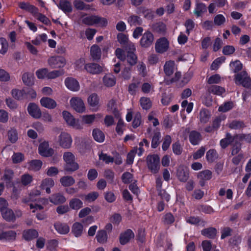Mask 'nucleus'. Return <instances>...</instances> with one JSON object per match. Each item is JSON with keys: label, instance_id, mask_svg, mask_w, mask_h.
<instances>
[{"label": "nucleus", "instance_id": "obj_1", "mask_svg": "<svg viewBox=\"0 0 251 251\" xmlns=\"http://www.w3.org/2000/svg\"><path fill=\"white\" fill-rule=\"evenodd\" d=\"M63 159L66 164L64 170L68 172H73L79 168L78 164L75 162V156L71 152L67 151L63 154Z\"/></svg>", "mask_w": 251, "mask_h": 251}, {"label": "nucleus", "instance_id": "obj_2", "mask_svg": "<svg viewBox=\"0 0 251 251\" xmlns=\"http://www.w3.org/2000/svg\"><path fill=\"white\" fill-rule=\"evenodd\" d=\"M14 173L13 171L8 169L5 170L4 176L2 179L6 183L7 187H10L11 185L13 186L12 194L11 195V199L16 200L19 198V195L20 191V189H17L15 184H13L11 182L12 179L13 177Z\"/></svg>", "mask_w": 251, "mask_h": 251}, {"label": "nucleus", "instance_id": "obj_3", "mask_svg": "<svg viewBox=\"0 0 251 251\" xmlns=\"http://www.w3.org/2000/svg\"><path fill=\"white\" fill-rule=\"evenodd\" d=\"M63 118L67 125L76 129H83L82 124L78 119H75L74 116L67 111L62 112Z\"/></svg>", "mask_w": 251, "mask_h": 251}, {"label": "nucleus", "instance_id": "obj_4", "mask_svg": "<svg viewBox=\"0 0 251 251\" xmlns=\"http://www.w3.org/2000/svg\"><path fill=\"white\" fill-rule=\"evenodd\" d=\"M160 158L157 154L149 155L147 157L148 169L153 174L157 173L160 168Z\"/></svg>", "mask_w": 251, "mask_h": 251}, {"label": "nucleus", "instance_id": "obj_5", "mask_svg": "<svg viewBox=\"0 0 251 251\" xmlns=\"http://www.w3.org/2000/svg\"><path fill=\"white\" fill-rule=\"evenodd\" d=\"M38 151L40 155L45 157H50L54 154L53 149L50 147L49 142L47 141H43L39 144Z\"/></svg>", "mask_w": 251, "mask_h": 251}, {"label": "nucleus", "instance_id": "obj_6", "mask_svg": "<svg viewBox=\"0 0 251 251\" xmlns=\"http://www.w3.org/2000/svg\"><path fill=\"white\" fill-rule=\"evenodd\" d=\"M48 63L51 68H62L66 65V60L63 56H53L48 59Z\"/></svg>", "mask_w": 251, "mask_h": 251}, {"label": "nucleus", "instance_id": "obj_7", "mask_svg": "<svg viewBox=\"0 0 251 251\" xmlns=\"http://www.w3.org/2000/svg\"><path fill=\"white\" fill-rule=\"evenodd\" d=\"M170 46L169 41L165 37H161L157 39L155 44V50L157 53L162 54L166 52Z\"/></svg>", "mask_w": 251, "mask_h": 251}, {"label": "nucleus", "instance_id": "obj_8", "mask_svg": "<svg viewBox=\"0 0 251 251\" xmlns=\"http://www.w3.org/2000/svg\"><path fill=\"white\" fill-rule=\"evenodd\" d=\"M71 107L76 112L82 113L85 111L86 108L83 100L79 97H73L70 100Z\"/></svg>", "mask_w": 251, "mask_h": 251}, {"label": "nucleus", "instance_id": "obj_9", "mask_svg": "<svg viewBox=\"0 0 251 251\" xmlns=\"http://www.w3.org/2000/svg\"><path fill=\"white\" fill-rule=\"evenodd\" d=\"M58 141L59 145L64 149L71 148L73 140L71 135L66 132H62L59 135Z\"/></svg>", "mask_w": 251, "mask_h": 251}, {"label": "nucleus", "instance_id": "obj_10", "mask_svg": "<svg viewBox=\"0 0 251 251\" xmlns=\"http://www.w3.org/2000/svg\"><path fill=\"white\" fill-rule=\"evenodd\" d=\"M153 41V35L151 32L147 31L143 34L140 39V45L144 48H148L152 44Z\"/></svg>", "mask_w": 251, "mask_h": 251}, {"label": "nucleus", "instance_id": "obj_11", "mask_svg": "<svg viewBox=\"0 0 251 251\" xmlns=\"http://www.w3.org/2000/svg\"><path fill=\"white\" fill-rule=\"evenodd\" d=\"M84 69L86 72L92 75L99 74L103 72V68L96 63H88L84 65Z\"/></svg>", "mask_w": 251, "mask_h": 251}, {"label": "nucleus", "instance_id": "obj_12", "mask_svg": "<svg viewBox=\"0 0 251 251\" xmlns=\"http://www.w3.org/2000/svg\"><path fill=\"white\" fill-rule=\"evenodd\" d=\"M65 84L66 87L72 91H78L80 88L78 82L73 77L66 78L65 80Z\"/></svg>", "mask_w": 251, "mask_h": 251}, {"label": "nucleus", "instance_id": "obj_13", "mask_svg": "<svg viewBox=\"0 0 251 251\" xmlns=\"http://www.w3.org/2000/svg\"><path fill=\"white\" fill-rule=\"evenodd\" d=\"M212 172L209 170H205L199 172L197 175V177L199 179V183L201 186H203L205 182L212 178Z\"/></svg>", "mask_w": 251, "mask_h": 251}, {"label": "nucleus", "instance_id": "obj_14", "mask_svg": "<svg viewBox=\"0 0 251 251\" xmlns=\"http://www.w3.org/2000/svg\"><path fill=\"white\" fill-rule=\"evenodd\" d=\"M27 111L31 116L35 119H39L42 113L39 107L34 103H30L27 107Z\"/></svg>", "mask_w": 251, "mask_h": 251}, {"label": "nucleus", "instance_id": "obj_15", "mask_svg": "<svg viewBox=\"0 0 251 251\" xmlns=\"http://www.w3.org/2000/svg\"><path fill=\"white\" fill-rule=\"evenodd\" d=\"M87 101L93 111L96 112L99 109V98L96 94L94 93L90 95Z\"/></svg>", "mask_w": 251, "mask_h": 251}, {"label": "nucleus", "instance_id": "obj_16", "mask_svg": "<svg viewBox=\"0 0 251 251\" xmlns=\"http://www.w3.org/2000/svg\"><path fill=\"white\" fill-rule=\"evenodd\" d=\"M102 117V115L100 114H90V115H84L80 116V119L81 120V124H82V126H83V124L87 125H92L95 121L96 118H100Z\"/></svg>", "mask_w": 251, "mask_h": 251}, {"label": "nucleus", "instance_id": "obj_17", "mask_svg": "<svg viewBox=\"0 0 251 251\" xmlns=\"http://www.w3.org/2000/svg\"><path fill=\"white\" fill-rule=\"evenodd\" d=\"M40 102L43 107L49 109H54L57 106L56 101L49 97H43L41 99Z\"/></svg>", "mask_w": 251, "mask_h": 251}, {"label": "nucleus", "instance_id": "obj_18", "mask_svg": "<svg viewBox=\"0 0 251 251\" xmlns=\"http://www.w3.org/2000/svg\"><path fill=\"white\" fill-rule=\"evenodd\" d=\"M54 181L51 178H46L41 181L40 187L41 189L45 190L47 194L51 193L50 188L54 185Z\"/></svg>", "mask_w": 251, "mask_h": 251}, {"label": "nucleus", "instance_id": "obj_19", "mask_svg": "<svg viewBox=\"0 0 251 251\" xmlns=\"http://www.w3.org/2000/svg\"><path fill=\"white\" fill-rule=\"evenodd\" d=\"M0 212L2 218L7 221H14L16 220V216L14 212L8 207L5 208Z\"/></svg>", "mask_w": 251, "mask_h": 251}, {"label": "nucleus", "instance_id": "obj_20", "mask_svg": "<svg viewBox=\"0 0 251 251\" xmlns=\"http://www.w3.org/2000/svg\"><path fill=\"white\" fill-rule=\"evenodd\" d=\"M54 226L57 232L61 234H66L70 231L69 226L65 223L58 222L54 224Z\"/></svg>", "mask_w": 251, "mask_h": 251}, {"label": "nucleus", "instance_id": "obj_21", "mask_svg": "<svg viewBox=\"0 0 251 251\" xmlns=\"http://www.w3.org/2000/svg\"><path fill=\"white\" fill-rule=\"evenodd\" d=\"M43 165V162L39 159L32 160L28 162L27 168L29 170L37 172L40 170Z\"/></svg>", "mask_w": 251, "mask_h": 251}, {"label": "nucleus", "instance_id": "obj_22", "mask_svg": "<svg viewBox=\"0 0 251 251\" xmlns=\"http://www.w3.org/2000/svg\"><path fill=\"white\" fill-rule=\"evenodd\" d=\"M134 234L130 229L127 230L125 232L122 234L120 236V242L122 245H125L128 243L130 239L133 238Z\"/></svg>", "mask_w": 251, "mask_h": 251}, {"label": "nucleus", "instance_id": "obj_23", "mask_svg": "<svg viewBox=\"0 0 251 251\" xmlns=\"http://www.w3.org/2000/svg\"><path fill=\"white\" fill-rule=\"evenodd\" d=\"M57 6L65 13H70L73 10L71 2L66 0L60 1Z\"/></svg>", "mask_w": 251, "mask_h": 251}, {"label": "nucleus", "instance_id": "obj_24", "mask_svg": "<svg viewBox=\"0 0 251 251\" xmlns=\"http://www.w3.org/2000/svg\"><path fill=\"white\" fill-rule=\"evenodd\" d=\"M102 80L104 85L107 87L114 86L116 82L115 77L110 74L105 75Z\"/></svg>", "mask_w": 251, "mask_h": 251}, {"label": "nucleus", "instance_id": "obj_25", "mask_svg": "<svg viewBox=\"0 0 251 251\" xmlns=\"http://www.w3.org/2000/svg\"><path fill=\"white\" fill-rule=\"evenodd\" d=\"M175 63L174 61H166L164 66V71L165 74L168 76L172 75L175 70Z\"/></svg>", "mask_w": 251, "mask_h": 251}, {"label": "nucleus", "instance_id": "obj_26", "mask_svg": "<svg viewBox=\"0 0 251 251\" xmlns=\"http://www.w3.org/2000/svg\"><path fill=\"white\" fill-rule=\"evenodd\" d=\"M38 236V233L35 229H28L24 231L23 233V238L27 241L32 240Z\"/></svg>", "mask_w": 251, "mask_h": 251}, {"label": "nucleus", "instance_id": "obj_27", "mask_svg": "<svg viewBox=\"0 0 251 251\" xmlns=\"http://www.w3.org/2000/svg\"><path fill=\"white\" fill-rule=\"evenodd\" d=\"M201 140V136L200 133L196 131H192L189 134V141L193 145L199 144Z\"/></svg>", "mask_w": 251, "mask_h": 251}, {"label": "nucleus", "instance_id": "obj_28", "mask_svg": "<svg viewBox=\"0 0 251 251\" xmlns=\"http://www.w3.org/2000/svg\"><path fill=\"white\" fill-rule=\"evenodd\" d=\"M83 203L81 200L78 198H74L72 199L69 201L70 207L73 209L77 211L83 207Z\"/></svg>", "mask_w": 251, "mask_h": 251}, {"label": "nucleus", "instance_id": "obj_29", "mask_svg": "<svg viewBox=\"0 0 251 251\" xmlns=\"http://www.w3.org/2000/svg\"><path fill=\"white\" fill-rule=\"evenodd\" d=\"M11 95L16 100H22L24 99L26 95V91L25 89H15L12 90Z\"/></svg>", "mask_w": 251, "mask_h": 251}, {"label": "nucleus", "instance_id": "obj_30", "mask_svg": "<svg viewBox=\"0 0 251 251\" xmlns=\"http://www.w3.org/2000/svg\"><path fill=\"white\" fill-rule=\"evenodd\" d=\"M60 182L63 187H69L75 184V179L72 176H66L60 178Z\"/></svg>", "mask_w": 251, "mask_h": 251}, {"label": "nucleus", "instance_id": "obj_31", "mask_svg": "<svg viewBox=\"0 0 251 251\" xmlns=\"http://www.w3.org/2000/svg\"><path fill=\"white\" fill-rule=\"evenodd\" d=\"M50 201L55 204L64 203L66 201V198L60 193H57L51 195L50 198Z\"/></svg>", "mask_w": 251, "mask_h": 251}, {"label": "nucleus", "instance_id": "obj_32", "mask_svg": "<svg viewBox=\"0 0 251 251\" xmlns=\"http://www.w3.org/2000/svg\"><path fill=\"white\" fill-rule=\"evenodd\" d=\"M83 226L79 223H75L72 227V232L75 237L80 236L83 232Z\"/></svg>", "mask_w": 251, "mask_h": 251}, {"label": "nucleus", "instance_id": "obj_33", "mask_svg": "<svg viewBox=\"0 0 251 251\" xmlns=\"http://www.w3.org/2000/svg\"><path fill=\"white\" fill-rule=\"evenodd\" d=\"M34 76L33 73H25L22 76L23 82L26 85L30 86L34 84Z\"/></svg>", "mask_w": 251, "mask_h": 251}, {"label": "nucleus", "instance_id": "obj_34", "mask_svg": "<svg viewBox=\"0 0 251 251\" xmlns=\"http://www.w3.org/2000/svg\"><path fill=\"white\" fill-rule=\"evenodd\" d=\"M7 137L10 143H16L18 139L17 129L14 127L10 128L7 132Z\"/></svg>", "mask_w": 251, "mask_h": 251}, {"label": "nucleus", "instance_id": "obj_35", "mask_svg": "<svg viewBox=\"0 0 251 251\" xmlns=\"http://www.w3.org/2000/svg\"><path fill=\"white\" fill-rule=\"evenodd\" d=\"M1 239L6 241H13L16 239L17 233L15 231L9 230L2 231Z\"/></svg>", "mask_w": 251, "mask_h": 251}, {"label": "nucleus", "instance_id": "obj_36", "mask_svg": "<svg viewBox=\"0 0 251 251\" xmlns=\"http://www.w3.org/2000/svg\"><path fill=\"white\" fill-rule=\"evenodd\" d=\"M91 55L94 60H99L101 57V50L98 45H94L91 48Z\"/></svg>", "mask_w": 251, "mask_h": 251}, {"label": "nucleus", "instance_id": "obj_37", "mask_svg": "<svg viewBox=\"0 0 251 251\" xmlns=\"http://www.w3.org/2000/svg\"><path fill=\"white\" fill-rule=\"evenodd\" d=\"M209 93L214 95L222 96L226 92L224 88L218 85H212L208 89Z\"/></svg>", "mask_w": 251, "mask_h": 251}, {"label": "nucleus", "instance_id": "obj_38", "mask_svg": "<svg viewBox=\"0 0 251 251\" xmlns=\"http://www.w3.org/2000/svg\"><path fill=\"white\" fill-rule=\"evenodd\" d=\"M177 176L180 181L185 182L189 178V174L186 171L184 170L182 167H179L177 170Z\"/></svg>", "mask_w": 251, "mask_h": 251}, {"label": "nucleus", "instance_id": "obj_39", "mask_svg": "<svg viewBox=\"0 0 251 251\" xmlns=\"http://www.w3.org/2000/svg\"><path fill=\"white\" fill-rule=\"evenodd\" d=\"M73 5L75 9L79 10H89L90 9L89 5L86 4L81 0H74Z\"/></svg>", "mask_w": 251, "mask_h": 251}, {"label": "nucleus", "instance_id": "obj_40", "mask_svg": "<svg viewBox=\"0 0 251 251\" xmlns=\"http://www.w3.org/2000/svg\"><path fill=\"white\" fill-rule=\"evenodd\" d=\"M248 75L246 72L242 71L235 75V83L237 85H241L242 82L248 78Z\"/></svg>", "mask_w": 251, "mask_h": 251}, {"label": "nucleus", "instance_id": "obj_41", "mask_svg": "<svg viewBox=\"0 0 251 251\" xmlns=\"http://www.w3.org/2000/svg\"><path fill=\"white\" fill-rule=\"evenodd\" d=\"M41 194V192L37 189L32 190L29 194L28 200L25 199L23 200L24 202H27L29 201H34L37 200V197Z\"/></svg>", "mask_w": 251, "mask_h": 251}, {"label": "nucleus", "instance_id": "obj_42", "mask_svg": "<svg viewBox=\"0 0 251 251\" xmlns=\"http://www.w3.org/2000/svg\"><path fill=\"white\" fill-rule=\"evenodd\" d=\"M207 8L205 4L199 3L196 4L195 9L194 11V14L197 16L200 17L202 14L206 11Z\"/></svg>", "mask_w": 251, "mask_h": 251}, {"label": "nucleus", "instance_id": "obj_43", "mask_svg": "<svg viewBox=\"0 0 251 251\" xmlns=\"http://www.w3.org/2000/svg\"><path fill=\"white\" fill-rule=\"evenodd\" d=\"M126 59L130 66H134L137 63L138 58L133 51H128Z\"/></svg>", "mask_w": 251, "mask_h": 251}, {"label": "nucleus", "instance_id": "obj_44", "mask_svg": "<svg viewBox=\"0 0 251 251\" xmlns=\"http://www.w3.org/2000/svg\"><path fill=\"white\" fill-rule=\"evenodd\" d=\"M93 136L94 139L98 142H102L105 138L103 132L99 129H95L93 131Z\"/></svg>", "mask_w": 251, "mask_h": 251}, {"label": "nucleus", "instance_id": "obj_45", "mask_svg": "<svg viewBox=\"0 0 251 251\" xmlns=\"http://www.w3.org/2000/svg\"><path fill=\"white\" fill-rule=\"evenodd\" d=\"M96 238L98 242L100 244L106 243L107 240V235L106 231L103 230L99 231L97 234Z\"/></svg>", "mask_w": 251, "mask_h": 251}, {"label": "nucleus", "instance_id": "obj_46", "mask_svg": "<svg viewBox=\"0 0 251 251\" xmlns=\"http://www.w3.org/2000/svg\"><path fill=\"white\" fill-rule=\"evenodd\" d=\"M229 133H227L226 138L222 139L220 141V145L222 148H226L227 146L235 140Z\"/></svg>", "mask_w": 251, "mask_h": 251}, {"label": "nucleus", "instance_id": "obj_47", "mask_svg": "<svg viewBox=\"0 0 251 251\" xmlns=\"http://www.w3.org/2000/svg\"><path fill=\"white\" fill-rule=\"evenodd\" d=\"M218 157V155L216 151L214 149L209 150L206 154V158L207 160L209 162H212L214 161Z\"/></svg>", "mask_w": 251, "mask_h": 251}, {"label": "nucleus", "instance_id": "obj_48", "mask_svg": "<svg viewBox=\"0 0 251 251\" xmlns=\"http://www.w3.org/2000/svg\"><path fill=\"white\" fill-rule=\"evenodd\" d=\"M201 234L209 238H213L216 235V230L214 228H208L201 231Z\"/></svg>", "mask_w": 251, "mask_h": 251}, {"label": "nucleus", "instance_id": "obj_49", "mask_svg": "<svg viewBox=\"0 0 251 251\" xmlns=\"http://www.w3.org/2000/svg\"><path fill=\"white\" fill-rule=\"evenodd\" d=\"M64 74V72L63 70H53L50 72L48 71L47 79H55L60 76Z\"/></svg>", "mask_w": 251, "mask_h": 251}, {"label": "nucleus", "instance_id": "obj_50", "mask_svg": "<svg viewBox=\"0 0 251 251\" xmlns=\"http://www.w3.org/2000/svg\"><path fill=\"white\" fill-rule=\"evenodd\" d=\"M140 105L144 109H149L151 106V101L150 99L147 97H142L140 100Z\"/></svg>", "mask_w": 251, "mask_h": 251}, {"label": "nucleus", "instance_id": "obj_51", "mask_svg": "<svg viewBox=\"0 0 251 251\" xmlns=\"http://www.w3.org/2000/svg\"><path fill=\"white\" fill-rule=\"evenodd\" d=\"M8 49V43L7 40L3 38H0V53L5 54Z\"/></svg>", "mask_w": 251, "mask_h": 251}, {"label": "nucleus", "instance_id": "obj_52", "mask_svg": "<svg viewBox=\"0 0 251 251\" xmlns=\"http://www.w3.org/2000/svg\"><path fill=\"white\" fill-rule=\"evenodd\" d=\"M175 221V218L173 215L170 213H166L163 217L162 222L165 225H171Z\"/></svg>", "mask_w": 251, "mask_h": 251}, {"label": "nucleus", "instance_id": "obj_53", "mask_svg": "<svg viewBox=\"0 0 251 251\" xmlns=\"http://www.w3.org/2000/svg\"><path fill=\"white\" fill-rule=\"evenodd\" d=\"M230 67L234 73H237L242 69L243 65L239 60H236L230 63Z\"/></svg>", "mask_w": 251, "mask_h": 251}, {"label": "nucleus", "instance_id": "obj_54", "mask_svg": "<svg viewBox=\"0 0 251 251\" xmlns=\"http://www.w3.org/2000/svg\"><path fill=\"white\" fill-rule=\"evenodd\" d=\"M140 84V81L133 82L128 86V91L130 94L135 95L137 91Z\"/></svg>", "mask_w": 251, "mask_h": 251}, {"label": "nucleus", "instance_id": "obj_55", "mask_svg": "<svg viewBox=\"0 0 251 251\" xmlns=\"http://www.w3.org/2000/svg\"><path fill=\"white\" fill-rule=\"evenodd\" d=\"M226 22L225 17L222 14H217L214 18V23L216 25L221 26L223 25Z\"/></svg>", "mask_w": 251, "mask_h": 251}, {"label": "nucleus", "instance_id": "obj_56", "mask_svg": "<svg viewBox=\"0 0 251 251\" xmlns=\"http://www.w3.org/2000/svg\"><path fill=\"white\" fill-rule=\"evenodd\" d=\"M33 178L32 176L28 174H25L21 176V183L24 186H27L32 181Z\"/></svg>", "mask_w": 251, "mask_h": 251}, {"label": "nucleus", "instance_id": "obj_57", "mask_svg": "<svg viewBox=\"0 0 251 251\" xmlns=\"http://www.w3.org/2000/svg\"><path fill=\"white\" fill-rule=\"evenodd\" d=\"M128 23L131 26H136L141 24L140 18L137 16H131L127 19Z\"/></svg>", "mask_w": 251, "mask_h": 251}, {"label": "nucleus", "instance_id": "obj_58", "mask_svg": "<svg viewBox=\"0 0 251 251\" xmlns=\"http://www.w3.org/2000/svg\"><path fill=\"white\" fill-rule=\"evenodd\" d=\"M137 71L143 77L146 76L147 74V68L146 64L143 62H139L137 65Z\"/></svg>", "mask_w": 251, "mask_h": 251}, {"label": "nucleus", "instance_id": "obj_59", "mask_svg": "<svg viewBox=\"0 0 251 251\" xmlns=\"http://www.w3.org/2000/svg\"><path fill=\"white\" fill-rule=\"evenodd\" d=\"M161 137V133L159 131H156L154 133L151 141V147L156 148L159 144V140Z\"/></svg>", "mask_w": 251, "mask_h": 251}, {"label": "nucleus", "instance_id": "obj_60", "mask_svg": "<svg viewBox=\"0 0 251 251\" xmlns=\"http://www.w3.org/2000/svg\"><path fill=\"white\" fill-rule=\"evenodd\" d=\"M35 74L38 79H43L47 78L48 69L47 68L38 69L36 71Z\"/></svg>", "mask_w": 251, "mask_h": 251}, {"label": "nucleus", "instance_id": "obj_61", "mask_svg": "<svg viewBox=\"0 0 251 251\" xmlns=\"http://www.w3.org/2000/svg\"><path fill=\"white\" fill-rule=\"evenodd\" d=\"M99 196V194L98 192H92L85 195L84 200L88 202H91L95 201Z\"/></svg>", "mask_w": 251, "mask_h": 251}, {"label": "nucleus", "instance_id": "obj_62", "mask_svg": "<svg viewBox=\"0 0 251 251\" xmlns=\"http://www.w3.org/2000/svg\"><path fill=\"white\" fill-rule=\"evenodd\" d=\"M225 60V57H221L216 59L212 63L211 65V69L212 70H217L220 65L224 62Z\"/></svg>", "mask_w": 251, "mask_h": 251}, {"label": "nucleus", "instance_id": "obj_63", "mask_svg": "<svg viewBox=\"0 0 251 251\" xmlns=\"http://www.w3.org/2000/svg\"><path fill=\"white\" fill-rule=\"evenodd\" d=\"M209 117L210 114L208 111L205 109L201 110L200 112V119L201 122L206 123L208 121Z\"/></svg>", "mask_w": 251, "mask_h": 251}, {"label": "nucleus", "instance_id": "obj_64", "mask_svg": "<svg viewBox=\"0 0 251 251\" xmlns=\"http://www.w3.org/2000/svg\"><path fill=\"white\" fill-rule=\"evenodd\" d=\"M97 16L95 15H92L87 16L83 19V23L88 25H96Z\"/></svg>", "mask_w": 251, "mask_h": 251}]
</instances>
